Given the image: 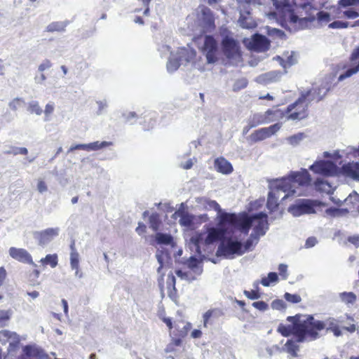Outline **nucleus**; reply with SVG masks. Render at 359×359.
I'll list each match as a JSON object with an SVG mask.
<instances>
[{
    "instance_id": "1",
    "label": "nucleus",
    "mask_w": 359,
    "mask_h": 359,
    "mask_svg": "<svg viewBox=\"0 0 359 359\" xmlns=\"http://www.w3.org/2000/svg\"><path fill=\"white\" fill-rule=\"evenodd\" d=\"M266 215L264 212L250 216L246 213L236 215L235 213H224L220 217V224L222 226L231 225L233 229L240 231L244 234H248L251 227L253 231L250 238L243 245L245 252L250 250L258 242L260 236H264L268 229V222Z\"/></svg>"
},
{
    "instance_id": "2",
    "label": "nucleus",
    "mask_w": 359,
    "mask_h": 359,
    "mask_svg": "<svg viewBox=\"0 0 359 359\" xmlns=\"http://www.w3.org/2000/svg\"><path fill=\"white\" fill-rule=\"evenodd\" d=\"M274 10L270 11L266 15L271 20H276L284 27L290 29L311 28L316 26V15L309 14L308 16L299 18L292 11L294 0H272Z\"/></svg>"
},
{
    "instance_id": "3",
    "label": "nucleus",
    "mask_w": 359,
    "mask_h": 359,
    "mask_svg": "<svg viewBox=\"0 0 359 359\" xmlns=\"http://www.w3.org/2000/svg\"><path fill=\"white\" fill-rule=\"evenodd\" d=\"M287 320L291 322L292 325H280L278 330L286 337L290 334H294L298 342H302L307 338L316 339L318 335V331L323 330L326 325L324 322L314 320L311 316H290Z\"/></svg>"
},
{
    "instance_id": "4",
    "label": "nucleus",
    "mask_w": 359,
    "mask_h": 359,
    "mask_svg": "<svg viewBox=\"0 0 359 359\" xmlns=\"http://www.w3.org/2000/svg\"><path fill=\"white\" fill-rule=\"evenodd\" d=\"M311 181V175L306 169L291 172L287 177L273 180L272 186L276 189H282L285 194L282 200L290 196L302 194L300 188L308 186Z\"/></svg>"
},
{
    "instance_id": "5",
    "label": "nucleus",
    "mask_w": 359,
    "mask_h": 359,
    "mask_svg": "<svg viewBox=\"0 0 359 359\" xmlns=\"http://www.w3.org/2000/svg\"><path fill=\"white\" fill-rule=\"evenodd\" d=\"M223 213L219 214L218 216L219 229H210L207 233H196L194 235L189 242V248L192 251L196 253L201 255L203 251H205V247L210 245L217 240H222L225 238V234L228 231H233V226L226 225L222 226L220 224V217Z\"/></svg>"
},
{
    "instance_id": "6",
    "label": "nucleus",
    "mask_w": 359,
    "mask_h": 359,
    "mask_svg": "<svg viewBox=\"0 0 359 359\" xmlns=\"http://www.w3.org/2000/svg\"><path fill=\"white\" fill-rule=\"evenodd\" d=\"M323 157L327 160H317L309 167V170L313 172L325 177H334L340 175V167L337 165L341 164L339 161L341 158L339 150L333 151H324Z\"/></svg>"
},
{
    "instance_id": "7",
    "label": "nucleus",
    "mask_w": 359,
    "mask_h": 359,
    "mask_svg": "<svg viewBox=\"0 0 359 359\" xmlns=\"http://www.w3.org/2000/svg\"><path fill=\"white\" fill-rule=\"evenodd\" d=\"M196 55V52L190 48H180L176 53H171L167 62V70L172 73L176 71L181 65H187Z\"/></svg>"
},
{
    "instance_id": "8",
    "label": "nucleus",
    "mask_w": 359,
    "mask_h": 359,
    "mask_svg": "<svg viewBox=\"0 0 359 359\" xmlns=\"http://www.w3.org/2000/svg\"><path fill=\"white\" fill-rule=\"evenodd\" d=\"M245 253L241 241L233 237L225 236L222 241L217 250V254L226 258H233L235 255H242Z\"/></svg>"
},
{
    "instance_id": "9",
    "label": "nucleus",
    "mask_w": 359,
    "mask_h": 359,
    "mask_svg": "<svg viewBox=\"0 0 359 359\" xmlns=\"http://www.w3.org/2000/svg\"><path fill=\"white\" fill-rule=\"evenodd\" d=\"M310 102L304 93L301 94L300 97L292 104L288 106L287 118L289 120H302L307 116V108Z\"/></svg>"
},
{
    "instance_id": "10",
    "label": "nucleus",
    "mask_w": 359,
    "mask_h": 359,
    "mask_svg": "<svg viewBox=\"0 0 359 359\" xmlns=\"http://www.w3.org/2000/svg\"><path fill=\"white\" fill-rule=\"evenodd\" d=\"M222 48L224 55L229 62L233 65H238L241 61V53L238 43L233 38L226 36L222 40Z\"/></svg>"
},
{
    "instance_id": "11",
    "label": "nucleus",
    "mask_w": 359,
    "mask_h": 359,
    "mask_svg": "<svg viewBox=\"0 0 359 359\" xmlns=\"http://www.w3.org/2000/svg\"><path fill=\"white\" fill-rule=\"evenodd\" d=\"M283 114L279 109H269L264 114H255L250 120V128H253L259 124L268 123L282 118Z\"/></svg>"
},
{
    "instance_id": "12",
    "label": "nucleus",
    "mask_w": 359,
    "mask_h": 359,
    "mask_svg": "<svg viewBox=\"0 0 359 359\" xmlns=\"http://www.w3.org/2000/svg\"><path fill=\"white\" fill-rule=\"evenodd\" d=\"M315 203L308 199H299L288 208V212L294 217H299L304 214L313 213Z\"/></svg>"
},
{
    "instance_id": "13",
    "label": "nucleus",
    "mask_w": 359,
    "mask_h": 359,
    "mask_svg": "<svg viewBox=\"0 0 359 359\" xmlns=\"http://www.w3.org/2000/svg\"><path fill=\"white\" fill-rule=\"evenodd\" d=\"M203 53L205 55L207 62L213 64L218 60V47L215 40L210 36H206L203 47Z\"/></svg>"
},
{
    "instance_id": "14",
    "label": "nucleus",
    "mask_w": 359,
    "mask_h": 359,
    "mask_svg": "<svg viewBox=\"0 0 359 359\" xmlns=\"http://www.w3.org/2000/svg\"><path fill=\"white\" fill-rule=\"evenodd\" d=\"M60 231L59 227L48 228L45 230L36 232L34 238L38 241L41 245H46L58 236Z\"/></svg>"
},
{
    "instance_id": "15",
    "label": "nucleus",
    "mask_w": 359,
    "mask_h": 359,
    "mask_svg": "<svg viewBox=\"0 0 359 359\" xmlns=\"http://www.w3.org/2000/svg\"><path fill=\"white\" fill-rule=\"evenodd\" d=\"M184 207V203H181L179 209L172 215V218L175 219L179 218L178 222L181 226L191 228L196 217L185 211Z\"/></svg>"
},
{
    "instance_id": "16",
    "label": "nucleus",
    "mask_w": 359,
    "mask_h": 359,
    "mask_svg": "<svg viewBox=\"0 0 359 359\" xmlns=\"http://www.w3.org/2000/svg\"><path fill=\"white\" fill-rule=\"evenodd\" d=\"M281 125L280 123H276L267 128H262L257 130H255L251 135V139L255 142H259L264 140L272 135H274L277 131L280 130Z\"/></svg>"
},
{
    "instance_id": "17",
    "label": "nucleus",
    "mask_w": 359,
    "mask_h": 359,
    "mask_svg": "<svg viewBox=\"0 0 359 359\" xmlns=\"http://www.w3.org/2000/svg\"><path fill=\"white\" fill-rule=\"evenodd\" d=\"M248 46L251 50L262 52L269 48V42L266 36L257 34L252 36Z\"/></svg>"
},
{
    "instance_id": "18",
    "label": "nucleus",
    "mask_w": 359,
    "mask_h": 359,
    "mask_svg": "<svg viewBox=\"0 0 359 359\" xmlns=\"http://www.w3.org/2000/svg\"><path fill=\"white\" fill-rule=\"evenodd\" d=\"M340 174L359 182V163L349 162L340 167Z\"/></svg>"
},
{
    "instance_id": "19",
    "label": "nucleus",
    "mask_w": 359,
    "mask_h": 359,
    "mask_svg": "<svg viewBox=\"0 0 359 359\" xmlns=\"http://www.w3.org/2000/svg\"><path fill=\"white\" fill-rule=\"evenodd\" d=\"M8 252H9V255L13 259H14L18 262L31 264L34 266H36V264L32 261L31 255L26 250H25L23 248H17L11 247V248H10Z\"/></svg>"
},
{
    "instance_id": "20",
    "label": "nucleus",
    "mask_w": 359,
    "mask_h": 359,
    "mask_svg": "<svg viewBox=\"0 0 359 359\" xmlns=\"http://www.w3.org/2000/svg\"><path fill=\"white\" fill-rule=\"evenodd\" d=\"M317 88L318 94H316V90H310L304 93L310 102L314 100L317 102L321 100L330 90V84L328 82H326Z\"/></svg>"
},
{
    "instance_id": "21",
    "label": "nucleus",
    "mask_w": 359,
    "mask_h": 359,
    "mask_svg": "<svg viewBox=\"0 0 359 359\" xmlns=\"http://www.w3.org/2000/svg\"><path fill=\"white\" fill-rule=\"evenodd\" d=\"M111 144H112L111 142L96 141V142H91L89 144H76L74 146H72L69 149V151H74L76 149H83V150H86L88 151H97V150L102 149L104 147L111 146Z\"/></svg>"
},
{
    "instance_id": "22",
    "label": "nucleus",
    "mask_w": 359,
    "mask_h": 359,
    "mask_svg": "<svg viewBox=\"0 0 359 359\" xmlns=\"http://www.w3.org/2000/svg\"><path fill=\"white\" fill-rule=\"evenodd\" d=\"M273 180L269 183L270 191L268 195L267 208L270 211H274L278 205L280 194L283 193L282 189H276L272 186Z\"/></svg>"
},
{
    "instance_id": "23",
    "label": "nucleus",
    "mask_w": 359,
    "mask_h": 359,
    "mask_svg": "<svg viewBox=\"0 0 359 359\" xmlns=\"http://www.w3.org/2000/svg\"><path fill=\"white\" fill-rule=\"evenodd\" d=\"M274 59L277 60L285 69L290 67L297 62V54L293 51L286 52L283 53V56H276Z\"/></svg>"
},
{
    "instance_id": "24",
    "label": "nucleus",
    "mask_w": 359,
    "mask_h": 359,
    "mask_svg": "<svg viewBox=\"0 0 359 359\" xmlns=\"http://www.w3.org/2000/svg\"><path fill=\"white\" fill-rule=\"evenodd\" d=\"M215 170L224 175H229L233 171V166L230 162L223 157L217 158L214 162Z\"/></svg>"
},
{
    "instance_id": "25",
    "label": "nucleus",
    "mask_w": 359,
    "mask_h": 359,
    "mask_svg": "<svg viewBox=\"0 0 359 359\" xmlns=\"http://www.w3.org/2000/svg\"><path fill=\"white\" fill-rule=\"evenodd\" d=\"M198 12L201 13V20H203L206 27L211 28L214 26L215 19L210 8L204 6H199Z\"/></svg>"
},
{
    "instance_id": "26",
    "label": "nucleus",
    "mask_w": 359,
    "mask_h": 359,
    "mask_svg": "<svg viewBox=\"0 0 359 359\" xmlns=\"http://www.w3.org/2000/svg\"><path fill=\"white\" fill-rule=\"evenodd\" d=\"M196 201L198 206L205 210L214 209L217 210V217L219 215V214L223 213L222 212L219 205L215 201H212L206 198L201 197L197 198L196 199Z\"/></svg>"
},
{
    "instance_id": "27",
    "label": "nucleus",
    "mask_w": 359,
    "mask_h": 359,
    "mask_svg": "<svg viewBox=\"0 0 359 359\" xmlns=\"http://www.w3.org/2000/svg\"><path fill=\"white\" fill-rule=\"evenodd\" d=\"M238 22L240 26L243 28L252 29L256 27V23L250 15V12L248 11H247L245 13L241 11V15Z\"/></svg>"
},
{
    "instance_id": "28",
    "label": "nucleus",
    "mask_w": 359,
    "mask_h": 359,
    "mask_svg": "<svg viewBox=\"0 0 359 359\" xmlns=\"http://www.w3.org/2000/svg\"><path fill=\"white\" fill-rule=\"evenodd\" d=\"M315 188L317 191L320 192L330 194L334 190L335 187L332 185L330 182H328L326 180L317 179L316 181L315 182Z\"/></svg>"
},
{
    "instance_id": "29",
    "label": "nucleus",
    "mask_w": 359,
    "mask_h": 359,
    "mask_svg": "<svg viewBox=\"0 0 359 359\" xmlns=\"http://www.w3.org/2000/svg\"><path fill=\"white\" fill-rule=\"evenodd\" d=\"M187 264L188 267L191 270V271L194 273V276H196V278L201 275V273H203V266L201 262L198 261L194 257H191L189 258V259L187 262Z\"/></svg>"
},
{
    "instance_id": "30",
    "label": "nucleus",
    "mask_w": 359,
    "mask_h": 359,
    "mask_svg": "<svg viewBox=\"0 0 359 359\" xmlns=\"http://www.w3.org/2000/svg\"><path fill=\"white\" fill-rule=\"evenodd\" d=\"M280 78V73L278 72H270L257 78V81L262 83H268L270 82L277 81Z\"/></svg>"
},
{
    "instance_id": "31",
    "label": "nucleus",
    "mask_w": 359,
    "mask_h": 359,
    "mask_svg": "<svg viewBox=\"0 0 359 359\" xmlns=\"http://www.w3.org/2000/svg\"><path fill=\"white\" fill-rule=\"evenodd\" d=\"M344 202L346 205L349 206V210L353 212L359 203V194L355 191H353L344 200Z\"/></svg>"
},
{
    "instance_id": "32",
    "label": "nucleus",
    "mask_w": 359,
    "mask_h": 359,
    "mask_svg": "<svg viewBox=\"0 0 359 359\" xmlns=\"http://www.w3.org/2000/svg\"><path fill=\"white\" fill-rule=\"evenodd\" d=\"M67 25L68 22L67 21L53 22L46 27V31L48 32H62L65 30Z\"/></svg>"
},
{
    "instance_id": "33",
    "label": "nucleus",
    "mask_w": 359,
    "mask_h": 359,
    "mask_svg": "<svg viewBox=\"0 0 359 359\" xmlns=\"http://www.w3.org/2000/svg\"><path fill=\"white\" fill-rule=\"evenodd\" d=\"M330 20V15L327 12H317L316 15V24H317V26H323L327 25Z\"/></svg>"
},
{
    "instance_id": "34",
    "label": "nucleus",
    "mask_w": 359,
    "mask_h": 359,
    "mask_svg": "<svg viewBox=\"0 0 359 359\" xmlns=\"http://www.w3.org/2000/svg\"><path fill=\"white\" fill-rule=\"evenodd\" d=\"M70 265L72 269H77L79 266V255L74 243L71 245Z\"/></svg>"
},
{
    "instance_id": "35",
    "label": "nucleus",
    "mask_w": 359,
    "mask_h": 359,
    "mask_svg": "<svg viewBox=\"0 0 359 359\" xmlns=\"http://www.w3.org/2000/svg\"><path fill=\"white\" fill-rule=\"evenodd\" d=\"M306 137L305 135L302 133H299L294 135L288 137L286 140L287 142L292 146L296 147Z\"/></svg>"
},
{
    "instance_id": "36",
    "label": "nucleus",
    "mask_w": 359,
    "mask_h": 359,
    "mask_svg": "<svg viewBox=\"0 0 359 359\" xmlns=\"http://www.w3.org/2000/svg\"><path fill=\"white\" fill-rule=\"evenodd\" d=\"M339 297H340V299L341 300V302H343L344 303H345L346 304H353V303H355V302L356 300V295L351 292H341L339 294Z\"/></svg>"
},
{
    "instance_id": "37",
    "label": "nucleus",
    "mask_w": 359,
    "mask_h": 359,
    "mask_svg": "<svg viewBox=\"0 0 359 359\" xmlns=\"http://www.w3.org/2000/svg\"><path fill=\"white\" fill-rule=\"evenodd\" d=\"M155 238L158 244L168 245L172 241V237L168 233H157Z\"/></svg>"
},
{
    "instance_id": "38",
    "label": "nucleus",
    "mask_w": 359,
    "mask_h": 359,
    "mask_svg": "<svg viewBox=\"0 0 359 359\" xmlns=\"http://www.w3.org/2000/svg\"><path fill=\"white\" fill-rule=\"evenodd\" d=\"M161 219L159 215L156 213H154L149 217V227L153 231H156L159 229L161 225Z\"/></svg>"
},
{
    "instance_id": "39",
    "label": "nucleus",
    "mask_w": 359,
    "mask_h": 359,
    "mask_svg": "<svg viewBox=\"0 0 359 359\" xmlns=\"http://www.w3.org/2000/svg\"><path fill=\"white\" fill-rule=\"evenodd\" d=\"M40 262L43 264H49L52 268H54L57 264V255H48L46 257L42 258Z\"/></svg>"
},
{
    "instance_id": "40",
    "label": "nucleus",
    "mask_w": 359,
    "mask_h": 359,
    "mask_svg": "<svg viewBox=\"0 0 359 359\" xmlns=\"http://www.w3.org/2000/svg\"><path fill=\"white\" fill-rule=\"evenodd\" d=\"M348 211L347 208H330L326 210V213L332 217H340L345 215Z\"/></svg>"
},
{
    "instance_id": "41",
    "label": "nucleus",
    "mask_w": 359,
    "mask_h": 359,
    "mask_svg": "<svg viewBox=\"0 0 359 359\" xmlns=\"http://www.w3.org/2000/svg\"><path fill=\"white\" fill-rule=\"evenodd\" d=\"M27 109L31 114H35L38 116H40L43 112L42 109L37 101H32L29 102Z\"/></svg>"
},
{
    "instance_id": "42",
    "label": "nucleus",
    "mask_w": 359,
    "mask_h": 359,
    "mask_svg": "<svg viewBox=\"0 0 359 359\" xmlns=\"http://www.w3.org/2000/svg\"><path fill=\"white\" fill-rule=\"evenodd\" d=\"M55 110V104L52 102H49L45 106L44 109V121H49L50 120L51 115Z\"/></svg>"
},
{
    "instance_id": "43",
    "label": "nucleus",
    "mask_w": 359,
    "mask_h": 359,
    "mask_svg": "<svg viewBox=\"0 0 359 359\" xmlns=\"http://www.w3.org/2000/svg\"><path fill=\"white\" fill-rule=\"evenodd\" d=\"M277 280H278V275H277V273H275V272H270L268 274V277L263 278L262 279L261 283L264 286L267 287V286H269L270 283H276V282H277Z\"/></svg>"
},
{
    "instance_id": "44",
    "label": "nucleus",
    "mask_w": 359,
    "mask_h": 359,
    "mask_svg": "<svg viewBox=\"0 0 359 359\" xmlns=\"http://www.w3.org/2000/svg\"><path fill=\"white\" fill-rule=\"evenodd\" d=\"M176 275L182 279L186 280L189 282L196 280V276H194L191 273L184 272L182 270L176 271Z\"/></svg>"
},
{
    "instance_id": "45",
    "label": "nucleus",
    "mask_w": 359,
    "mask_h": 359,
    "mask_svg": "<svg viewBox=\"0 0 359 359\" xmlns=\"http://www.w3.org/2000/svg\"><path fill=\"white\" fill-rule=\"evenodd\" d=\"M156 257L160 264L159 267L157 269V272L160 273L161 269L163 267L164 261L168 258V255L163 251H158L156 254Z\"/></svg>"
},
{
    "instance_id": "46",
    "label": "nucleus",
    "mask_w": 359,
    "mask_h": 359,
    "mask_svg": "<svg viewBox=\"0 0 359 359\" xmlns=\"http://www.w3.org/2000/svg\"><path fill=\"white\" fill-rule=\"evenodd\" d=\"M348 26V23L347 22L342 21H334L330 23L328 27L332 29H342L346 28Z\"/></svg>"
},
{
    "instance_id": "47",
    "label": "nucleus",
    "mask_w": 359,
    "mask_h": 359,
    "mask_svg": "<svg viewBox=\"0 0 359 359\" xmlns=\"http://www.w3.org/2000/svg\"><path fill=\"white\" fill-rule=\"evenodd\" d=\"M284 297L287 301L292 303H299L301 302V297L297 294H292L286 292Z\"/></svg>"
},
{
    "instance_id": "48",
    "label": "nucleus",
    "mask_w": 359,
    "mask_h": 359,
    "mask_svg": "<svg viewBox=\"0 0 359 359\" xmlns=\"http://www.w3.org/2000/svg\"><path fill=\"white\" fill-rule=\"evenodd\" d=\"M24 102V101L20 99V98H15L14 100H13L11 102H9V107L12 109V110H17L20 106L21 104Z\"/></svg>"
},
{
    "instance_id": "49",
    "label": "nucleus",
    "mask_w": 359,
    "mask_h": 359,
    "mask_svg": "<svg viewBox=\"0 0 359 359\" xmlns=\"http://www.w3.org/2000/svg\"><path fill=\"white\" fill-rule=\"evenodd\" d=\"M285 348L288 353H291L292 355H295L297 346L293 341L288 340L285 344Z\"/></svg>"
},
{
    "instance_id": "50",
    "label": "nucleus",
    "mask_w": 359,
    "mask_h": 359,
    "mask_svg": "<svg viewBox=\"0 0 359 359\" xmlns=\"http://www.w3.org/2000/svg\"><path fill=\"white\" fill-rule=\"evenodd\" d=\"M51 67V62L49 60H45L39 65L38 72L43 73L45 70L50 69Z\"/></svg>"
},
{
    "instance_id": "51",
    "label": "nucleus",
    "mask_w": 359,
    "mask_h": 359,
    "mask_svg": "<svg viewBox=\"0 0 359 359\" xmlns=\"http://www.w3.org/2000/svg\"><path fill=\"white\" fill-rule=\"evenodd\" d=\"M252 306L262 311H264L269 308L268 304L263 301L253 302Z\"/></svg>"
},
{
    "instance_id": "52",
    "label": "nucleus",
    "mask_w": 359,
    "mask_h": 359,
    "mask_svg": "<svg viewBox=\"0 0 359 359\" xmlns=\"http://www.w3.org/2000/svg\"><path fill=\"white\" fill-rule=\"evenodd\" d=\"M278 271L280 276L283 278V279L286 280L287 278V266L283 264H281L278 266Z\"/></svg>"
},
{
    "instance_id": "53",
    "label": "nucleus",
    "mask_w": 359,
    "mask_h": 359,
    "mask_svg": "<svg viewBox=\"0 0 359 359\" xmlns=\"http://www.w3.org/2000/svg\"><path fill=\"white\" fill-rule=\"evenodd\" d=\"M9 330H4L0 331V343L6 344L9 341Z\"/></svg>"
},
{
    "instance_id": "54",
    "label": "nucleus",
    "mask_w": 359,
    "mask_h": 359,
    "mask_svg": "<svg viewBox=\"0 0 359 359\" xmlns=\"http://www.w3.org/2000/svg\"><path fill=\"white\" fill-rule=\"evenodd\" d=\"M345 17L349 19H354L359 16V13L352 8L348 9L344 12Z\"/></svg>"
},
{
    "instance_id": "55",
    "label": "nucleus",
    "mask_w": 359,
    "mask_h": 359,
    "mask_svg": "<svg viewBox=\"0 0 359 359\" xmlns=\"http://www.w3.org/2000/svg\"><path fill=\"white\" fill-rule=\"evenodd\" d=\"M271 307L273 309L281 310L285 308V303L283 300L276 299L271 303Z\"/></svg>"
},
{
    "instance_id": "56",
    "label": "nucleus",
    "mask_w": 359,
    "mask_h": 359,
    "mask_svg": "<svg viewBox=\"0 0 359 359\" xmlns=\"http://www.w3.org/2000/svg\"><path fill=\"white\" fill-rule=\"evenodd\" d=\"M244 294L245 295L250 299H257L259 298L260 295L258 293V292L255 291V290H251V291H247V290H245L244 291Z\"/></svg>"
},
{
    "instance_id": "57",
    "label": "nucleus",
    "mask_w": 359,
    "mask_h": 359,
    "mask_svg": "<svg viewBox=\"0 0 359 359\" xmlns=\"http://www.w3.org/2000/svg\"><path fill=\"white\" fill-rule=\"evenodd\" d=\"M158 51L161 53V56L165 55L167 54H170V56L171 55V53H173L170 51V47L168 45L163 44L158 48Z\"/></svg>"
},
{
    "instance_id": "58",
    "label": "nucleus",
    "mask_w": 359,
    "mask_h": 359,
    "mask_svg": "<svg viewBox=\"0 0 359 359\" xmlns=\"http://www.w3.org/2000/svg\"><path fill=\"white\" fill-rule=\"evenodd\" d=\"M37 190L41 194H43V193L46 192V191H47L48 187H47V185H46V182L43 180H39L38 181Z\"/></svg>"
},
{
    "instance_id": "59",
    "label": "nucleus",
    "mask_w": 359,
    "mask_h": 359,
    "mask_svg": "<svg viewBox=\"0 0 359 359\" xmlns=\"http://www.w3.org/2000/svg\"><path fill=\"white\" fill-rule=\"evenodd\" d=\"M46 80V76L42 72H40L39 74H36L34 76V81L37 84H43Z\"/></svg>"
},
{
    "instance_id": "60",
    "label": "nucleus",
    "mask_w": 359,
    "mask_h": 359,
    "mask_svg": "<svg viewBox=\"0 0 359 359\" xmlns=\"http://www.w3.org/2000/svg\"><path fill=\"white\" fill-rule=\"evenodd\" d=\"M11 312L9 310H0V322L10 318Z\"/></svg>"
},
{
    "instance_id": "61",
    "label": "nucleus",
    "mask_w": 359,
    "mask_h": 359,
    "mask_svg": "<svg viewBox=\"0 0 359 359\" xmlns=\"http://www.w3.org/2000/svg\"><path fill=\"white\" fill-rule=\"evenodd\" d=\"M8 341H10L11 344L18 343L20 341L19 335L16 332L10 331Z\"/></svg>"
},
{
    "instance_id": "62",
    "label": "nucleus",
    "mask_w": 359,
    "mask_h": 359,
    "mask_svg": "<svg viewBox=\"0 0 359 359\" xmlns=\"http://www.w3.org/2000/svg\"><path fill=\"white\" fill-rule=\"evenodd\" d=\"M348 241L356 248L359 247V235H353L348 238Z\"/></svg>"
},
{
    "instance_id": "63",
    "label": "nucleus",
    "mask_w": 359,
    "mask_h": 359,
    "mask_svg": "<svg viewBox=\"0 0 359 359\" xmlns=\"http://www.w3.org/2000/svg\"><path fill=\"white\" fill-rule=\"evenodd\" d=\"M317 243V240L314 237H310L307 238L305 243V247L306 248H310L313 247Z\"/></svg>"
},
{
    "instance_id": "64",
    "label": "nucleus",
    "mask_w": 359,
    "mask_h": 359,
    "mask_svg": "<svg viewBox=\"0 0 359 359\" xmlns=\"http://www.w3.org/2000/svg\"><path fill=\"white\" fill-rule=\"evenodd\" d=\"M22 359H51L48 355L46 354H39L38 356L32 357L31 355H27Z\"/></svg>"
}]
</instances>
